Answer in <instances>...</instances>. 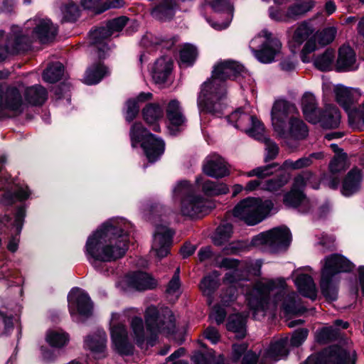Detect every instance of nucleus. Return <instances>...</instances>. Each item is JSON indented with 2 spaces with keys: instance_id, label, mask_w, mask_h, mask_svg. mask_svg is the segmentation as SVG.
<instances>
[{
  "instance_id": "obj_1",
  "label": "nucleus",
  "mask_w": 364,
  "mask_h": 364,
  "mask_svg": "<svg viewBox=\"0 0 364 364\" xmlns=\"http://www.w3.org/2000/svg\"><path fill=\"white\" fill-rule=\"evenodd\" d=\"M132 224L123 218H112L87 237L85 254L95 267L98 262H110L122 257L128 249Z\"/></svg>"
},
{
  "instance_id": "obj_2",
  "label": "nucleus",
  "mask_w": 364,
  "mask_h": 364,
  "mask_svg": "<svg viewBox=\"0 0 364 364\" xmlns=\"http://www.w3.org/2000/svg\"><path fill=\"white\" fill-rule=\"evenodd\" d=\"M246 299L255 318L259 314L264 316L267 309L280 308L287 315L299 311L298 296L287 289L283 278L257 282L247 293Z\"/></svg>"
},
{
  "instance_id": "obj_3",
  "label": "nucleus",
  "mask_w": 364,
  "mask_h": 364,
  "mask_svg": "<svg viewBox=\"0 0 364 364\" xmlns=\"http://www.w3.org/2000/svg\"><path fill=\"white\" fill-rule=\"evenodd\" d=\"M248 75L244 66L236 61L227 60L218 62L213 68L212 75L201 86L198 97V105L200 112H208L220 116L225 107L226 97L225 80L245 77Z\"/></svg>"
},
{
  "instance_id": "obj_4",
  "label": "nucleus",
  "mask_w": 364,
  "mask_h": 364,
  "mask_svg": "<svg viewBox=\"0 0 364 364\" xmlns=\"http://www.w3.org/2000/svg\"><path fill=\"white\" fill-rule=\"evenodd\" d=\"M146 329L143 321L134 317L131 321V328L136 343L142 346L146 341L148 346H153L159 333L172 334L175 331V318L171 311L167 308L159 313L155 306H149L145 314Z\"/></svg>"
},
{
  "instance_id": "obj_5",
  "label": "nucleus",
  "mask_w": 364,
  "mask_h": 364,
  "mask_svg": "<svg viewBox=\"0 0 364 364\" xmlns=\"http://www.w3.org/2000/svg\"><path fill=\"white\" fill-rule=\"evenodd\" d=\"M17 35L21 36V41L17 42L15 50H26L35 41L47 43L53 40L57 34V27L50 19L35 17L28 20L23 28L18 27Z\"/></svg>"
},
{
  "instance_id": "obj_6",
  "label": "nucleus",
  "mask_w": 364,
  "mask_h": 364,
  "mask_svg": "<svg viewBox=\"0 0 364 364\" xmlns=\"http://www.w3.org/2000/svg\"><path fill=\"white\" fill-rule=\"evenodd\" d=\"M173 197L180 198V213L191 218H197L206 215L211 208V203L195 194L194 187L188 181H178L173 188Z\"/></svg>"
},
{
  "instance_id": "obj_7",
  "label": "nucleus",
  "mask_w": 364,
  "mask_h": 364,
  "mask_svg": "<svg viewBox=\"0 0 364 364\" xmlns=\"http://www.w3.org/2000/svg\"><path fill=\"white\" fill-rule=\"evenodd\" d=\"M355 265L346 257L341 255H331L324 259L321 269V289L324 297L328 301L337 299L338 289L336 276L341 272L353 269Z\"/></svg>"
},
{
  "instance_id": "obj_8",
  "label": "nucleus",
  "mask_w": 364,
  "mask_h": 364,
  "mask_svg": "<svg viewBox=\"0 0 364 364\" xmlns=\"http://www.w3.org/2000/svg\"><path fill=\"white\" fill-rule=\"evenodd\" d=\"M274 204L269 200L259 198H247L241 200L233 209V215L249 225L262 222L273 209Z\"/></svg>"
},
{
  "instance_id": "obj_9",
  "label": "nucleus",
  "mask_w": 364,
  "mask_h": 364,
  "mask_svg": "<svg viewBox=\"0 0 364 364\" xmlns=\"http://www.w3.org/2000/svg\"><path fill=\"white\" fill-rule=\"evenodd\" d=\"M337 102L346 111L348 120L353 129H358L362 123L364 125V103L362 107H356L362 94L358 89L337 85L334 89Z\"/></svg>"
},
{
  "instance_id": "obj_10",
  "label": "nucleus",
  "mask_w": 364,
  "mask_h": 364,
  "mask_svg": "<svg viewBox=\"0 0 364 364\" xmlns=\"http://www.w3.org/2000/svg\"><path fill=\"white\" fill-rule=\"evenodd\" d=\"M130 137L133 147L141 143V146L150 163L156 161L164 152V141L149 133L141 123H135L132 125Z\"/></svg>"
},
{
  "instance_id": "obj_11",
  "label": "nucleus",
  "mask_w": 364,
  "mask_h": 364,
  "mask_svg": "<svg viewBox=\"0 0 364 364\" xmlns=\"http://www.w3.org/2000/svg\"><path fill=\"white\" fill-rule=\"evenodd\" d=\"M218 266L230 269V272L225 274V282L230 285L221 294V303L223 305H228L236 299L235 284L238 281L247 279L249 269L246 262L231 258L223 259Z\"/></svg>"
},
{
  "instance_id": "obj_12",
  "label": "nucleus",
  "mask_w": 364,
  "mask_h": 364,
  "mask_svg": "<svg viewBox=\"0 0 364 364\" xmlns=\"http://www.w3.org/2000/svg\"><path fill=\"white\" fill-rule=\"evenodd\" d=\"M255 58L262 63H270L280 53L282 43L267 30L262 31L250 42Z\"/></svg>"
},
{
  "instance_id": "obj_13",
  "label": "nucleus",
  "mask_w": 364,
  "mask_h": 364,
  "mask_svg": "<svg viewBox=\"0 0 364 364\" xmlns=\"http://www.w3.org/2000/svg\"><path fill=\"white\" fill-rule=\"evenodd\" d=\"M304 43L301 60L304 63H306L309 61L307 55L317 48L314 28L308 21H303L298 24L289 41V46L294 53L298 51Z\"/></svg>"
},
{
  "instance_id": "obj_14",
  "label": "nucleus",
  "mask_w": 364,
  "mask_h": 364,
  "mask_svg": "<svg viewBox=\"0 0 364 364\" xmlns=\"http://www.w3.org/2000/svg\"><path fill=\"white\" fill-rule=\"evenodd\" d=\"M228 120L232 125L247 134L255 139L263 138L264 126L262 122L250 112V108L245 106L232 112Z\"/></svg>"
},
{
  "instance_id": "obj_15",
  "label": "nucleus",
  "mask_w": 364,
  "mask_h": 364,
  "mask_svg": "<svg viewBox=\"0 0 364 364\" xmlns=\"http://www.w3.org/2000/svg\"><path fill=\"white\" fill-rule=\"evenodd\" d=\"M129 19L121 16L109 21L106 26L95 29L90 33V41L93 50H97L98 57L104 58L109 50L106 41L114 33L119 32L127 25Z\"/></svg>"
},
{
  "instance_id": "obj_16",
  "label": "nucleus",
  "mask_w": 364,
  "mask_h": 364,
  "mask_svg": "<svg viewBox=\"0 0 364 364\" xmlns=\"http://www.w3.org/2000/svg\"><path fill=\"white\" fill-rule=\"evenodd\" d=\"M309 172L302 173L294 179L289 192L284 196V204L289 208H298L299 211L307 212L311 207L309 200L304 193V188L312 178Z\"/></svg>"
},
{
  "instance_id": "obj_17",
  "label": "nucleus",
  "mask_w": 364,
  "mask_h": 364,
  "mask_svg": "<svg viewBox=\"0 0 364 364\" xmlns=\"http://www.w3.org/2000/svg\"><path fill=\"white\" fill-rule=\"evenodd\" d=\"M291 239L289 230L280 226L258 234L252 238L251 243L255 247L264 246L272 251H279L289 245Z\"/></svg>"
},
{
  "instance_id": "obj_18",
  "label": "nucleus",
  "mask_w": 364,
  "mask_h": 364,
  "mask_svg": "<svg viewBox=\"0 0 364 364\" xmlns=\"http://www.w3.org/2000/svg\"><path fill=\"white\" fill-rule=\"evenodd\" d=\"M70 314L73 318L80 321L90 316L93 305L88 294L81 289L73 288L68 295Z\"/></svg>"
},
{
  "instance_id": "obj_19",
  "label": "nucleus",
  "mask_w": 364,
  "mask_h": 364,
  "mask_svg": "<svg viewBox=\"0 0 364 364\" xmlns=\"http://www.w3.org/2000/svg\"><path fill=\"white\" fill-rule=\"evenodd\" d=\"M121 314L112 313L109 321V329L113 348L119 353L128 355L132 352V345L129 340L127 329L121 322Z\"/></svg>"
},
{
  "instance_id": "obj_20",
  "label": "nucleus",
  "mask_w": 364,
  "mask_h": 364,
  "mask_svg": "<svg viewBox=\"0 0 364 364\" xmlns=\"http://www.w3.org/2000/svg\"><path fill=\"white\" fill-rule=\"evenodd\" d=\"M215 13L213 20L208 19L210 25L215 30L227 28L233 17L234 8L229 0H205Z\"/></svg>"
},
{
  "instance_id": "obj_21",
  "label": "nucleus",
  "mask_w": 364,
  "mask_h": 364,
  "mask_svg": "<svg viewBox=\"0 0 364 364\" xmlns=\"http://www.w3.org/2000/svg\"><path fill=\"white\" fill-rule=\"evenodd\" d=\"M315 4L313 0H304L289 6L286 11L281 9V6H272L269 9V15L271 19L279 22H289L304 15L311 11Z\"/></svg>"
},
{
  "instance_id": "obj_22",
  "label": "nucleus",
  "mask_w": 364,
  "mask_h": 364,
  "mask_svg": "<svg viewBox=\"0 0 364 364\" xmlns=\"http://www.w3.org/2000/svg\"><path fill=\"white\" fill-rule=\"evenodd\" d=\"M296 110L294 105L282 100H277L272 109V123L274 131L280 136H284V122L287 117Z\"/></svg>"
},
{
  "instance_id": "obj_23",
  "label": "nucleus",
  "mask_w": 364,
  "mask_h": 364,
  "mask_svg": "<svg viewBox=\"0 0 364 364\" xmlns=\"http://www.w3.org/2000/svg\"><path fill=\"white\" fill-rule=\"evenodd\" d=\"M156 281L149 274L137 272L127 275L119 284L122 289L146 290L155 287Z\"/></svg>"
},
{
  "instance_id": "obj_24",
  "label": "nucleus",
  "mask_w": 364,
  "mask_h": 364,
  "mask_svg": "<svg viewBox=\"0 0 364 364\" xmlns=\"http://www.w3.org/2000/svg\"><path fill=\"white\" fill-rule=\"evenodd\" d=\"M172 235V231L167 226H156L151 246V251L156 257L163 258L168 254Z\"/></svg>"
},
{
  "instance_id": "obj_25",
  "label": "nucleus",
  "mask_w": 364,
  "mask_h": 364,
  "mask_svg": "<svg viewBox=\"0 0 364 364\" xmlns=\"http://www.w3.org/2000/svg\"><path fill=\"white\" fill-rule=\"evenodd\" d=\"M203 171L205 175L215 178H221L230 174L228 164L218 155L208 156L203 163Z\"/></svg>"
},
{
  "instance_id": "obj_26",
  "label": "nucleus",
  "mask_w": 364,
  "mask_h": 364,
  "mask_svg": "<svg viewBox=\"0 0 364 364\" xmlns=\"http://www.w3.org/2000/svg\"><path fill=\"white\" fill-rule=\"evenodd\" d=\"M166 116L169 121L168 128L170 133L172 135L177 134L186 123V119L177 100H171L168 102L166 107Z\"/></svg>"
},
{
  "instance_id": "obj_27",
  "label": "nucleus",
  "mask_w": 364,
  "mask_h": 364,
  "mask_svg": "<svg viewBox=\"0 0 364 364\" xmlns=\"http://www.w3.org/2000/svg\"><path fill=\"white\" fill-rule=\"evenodd\" d=\"M359 67L355 53L349 46L343 45L338 50V56L336 68L340 72L356 70Z\"/></svg>"
},
{
  "instance_id": "obj_28",
  "label": "nucleus",
  "mask_w": 364,
  "mask_h": 364,
  "mask_svg": "<svg viewBox=\"0 0 364 364\" xmlns=\"http://www.w3.org/2000/svg\"><path fill=\"white\" fill-rule=\"evenodd\" d=\"M107 335L104 330L97 329L88 335L84 340V346L95 355L100 357L104 355L107 347Z\"/></svg>"
},
{
  "instance_id": "obj_29",
  "label": "nucleus",
  "mask_w": 364,
  "mask_h": 364,
  "mask_svg": "<svg viewBox=\"0 0 364 364\" xmlns=\"http://www.w3.org/2000/svg\"><path fill=\"white\" fill-rule=\"evenodd\" d=\"M287 343V338H280L272 342L263 354L261 364H267L270 360L277 361L286 357L288 354Z\"/></svg>"
},
{
  "instance_id": "obj_30",
  "label": "nucleus",
  "mask_w": 364,
  "mask_h": 364,
  "mask_svg": "<svg viewBox=\"0 0 364 364\" xmlns=\"http://www.w3.org/2000/svg\"><path fill=\"white\" fill-rule=\"evenodd\" d=\"M172 69L170 58L161 57L156 60L151 68V76L156 84L164 83Z\"/></svg>"
},
{
  "instance_id": "obj_31",
  "label": "nucleus",
  "mask_w": 364,
  "mask_h": 364,
  "mask_svg": "<svg viewBox=\"0 0 364 364\" xmlns=\"http://www.w3.org/2000/svg\"><path fill=\"white\" fill-rule=\"evenodd\" d=\"M302 111L305 118L311 123L316 124L321 120V112L317 108L316 98L311 93H306L301 101Z\"/></svg>"
},
{
  "instance_id": "obj_32",
  "label": "nucleus",
  "mask_w": 364,
  "mask_h": 364,
  "mask_svg": "<svg viewBox=\"0 0 364 364\" xmlns=\"http://www.w3.org/2000/svg\"><path fill=\"white\" fill-rule=\"evenodd\" d=\"M362 175L358 168H353L343 180L341 192L346 197L351 196L358 191L360 187Z\"/></svg>"
},
{
  "instance_id": "obj_33",
  "label": "nucleus",
  "mask_w": 364,
  "mask_h": 364,
  "mask_svg": "<svg viewBox=\"0 0 364 364\" xmlns=\"http://www.w3.org/2000/svg\"><path fill=\"white\" fill-rule=\"evenodd\" d=\"M362 175L358 168H353L343 180L341 192L346 197L351 196L358 191L360 187Z\"/></svg>"
},
{
  "instance_id": "obj_34",
  "label": "nucleus",
  "mask_w": 364,
  "mask_h": 364,
  "mask_svg": "<svg viewBox=\"0 0 364 364\" xmlns=\"http://www.w3.org/2000/svg\"><path fill=\"white\" fill-rule=\"evenodd\" d=\"M24 104L20 92L16 88H11L6 91L5 102H2L0 98V110L8 109L15 112H21L23 109Z\"/></svg>"
},
{
  "instance_id": "obj_35",
  "label": "nucleus",
  "mask_w": 364,
  "mask_h": 364,
  "mask_svg": "<svg viewBox=\"0 0 364 364\" xmlns=\"http://www.w3.org/2000/svg\"><path fill=\"white\" fill-rule=\"evenodd\" d=\"M299 291L303 296L314 300L317 296V289L313 279L305 274H299L294 280Z\"/></svg>"
},
{
  "instance_id": "obj_36",
  "label": "nucleus",
  "mask_w": 364,
  "mask_h": 364,
  "mask_svg": "<svg viewBox=\"0 0 364 364\" xmlns=\"http://www.w3.org/2000/svg\"><path fill=\"white\" fill-rule=\"evenodd\" d=\"M196 183L201 186L203 192L207 196H218L226 194L229 191L228 186L223 183H215L210 180L203 182L202 176L196 178Z\"/></svg>"
},
{
  "instance_id": "obj_37",
  "label": "nucleus",
  "mask_w": 364,
  "mask_h": 364,
  "mask_svg": "<svg viewBox=\"0 0 364 364\" xmlns=\"http://www.w3.org/2000/svg\"><path fill=\"white\" fill-rule=\"evenodd\" d=\"M108 73V69L103 64L100 63L94 64L86 70L84 82L89 85L97 84Z\"/></svg>"
},
{
  "instance_id": "obj_38",
  "label": "nucleus",
  "mask_w": 364,
  "mask_h": 364,
  "mask_svg": "<svg viewBox=\"0 0 364 364\" xmlns=\"http://www.w3.org/2000/svg\"><path fill=\"white\" fill-rule=\"evenodd\" d=\"M290 179V175L284 173L275 178L264 180L262 184V191L279 195L282 192L283 187L287 184Z\"/></svg>"
},
{
  "instance_id": "obj_39",
  "label": "nucleus",
  "mask_w": 364,
  "mask_h": 364,
  "mask_svg": "<svg viewBox=\"0 0 364 364\" xmlns=\"http://www.w3.org/2000/svg\"><path fill=\"white\" fill-rule=\"evenodd\" d=\"M340 122L341 114L338 109L335 106L328 105L321 114V120L318 122L324 128L333 129L338 127Z\"/></svg>"
},
{
  "instance_id": "obj_40",
  "label": "nucleus",
  "mask_w": 364,
  "mask_h": 364,
  "mask_svg": "<svg viewBox=\"0 0 364 364\" xmlns=\"http://www.w3.org/2000/svg\"><path fill=\"white\" fill-rule=\"evenodd\" d=\"M174 8L173 0H163L159 5L153 8L151 15L158 20L167 21L173 16Z\"/></svg>"
},
{
  "instance_id": "obj_41",
  "label": "nucleus",
  "mask_w": 364,
  "mask_h": 364,
  "mask_svg": "<svg viewBox=\"0 0 364 364\" xmlns=\"http://www.w3.org/2000/svg\"><path fill=\"white\" fill-rule=\"evenodd\" d=\"M151 96L152 95L150 92H141L136 97V98L127 100L125 111L126 120L127 122L132 121L139 113V103L151 99Z\"/></svg>"
},
{
  "instance_id": "obj_42",
  "label": "nucleus",
  "mask_w": 364,
  "mask_h": 364,
  "mask_svg": "<svg viewBox=\"0 0 364 364\" xmlns=\"http://www.w3.org/2000/svg\"><path fill=\"white\" fill-rule=\"evenodd\" d=\"M144 120L149 124H153L152 129L155 132L160 131V127L156 122L163 117L162 108L156 104H150L143 109Z\"/></svg>"
},
{
  "instance_id": "obj_43",
  "label": "nucleus",
  "mask_w": 364,
  "mask_h": 364,
  "mask_svg": "<svg viewBox=\"0 0 364 364\" xmlns=\"http://www.w3.org/2000/svg\"><path fill=\"white\" fill-rule=\"evenodd\" d=\"M26 215L25 208L23 207H20L15 215V219L13 224L14 228H15L16 235L14 236L9 242L8 249L11 252H16L18 249V242H19V234L21 231L23 219Z\"/></svg>"
},
{
  "instance_id": "obj_44",
  "label": "nucleus",
  "mask_w": 364,
  "mask_h": 364,
  "mask_svg": "<svg viewBox=\"0 0 364 364\" xmlns=\"http://www.w3.org/2000/svg\"><path fill=\"white\" fill-rule=\"evenodd\" d=\"M25 98L30 105H41L47 100V92L41 85L31 86L26 90Z\"/></svg>"
},
{
  "instance_id": "obj_45",
  "label": "nucleus",
  "mask_w": 364,
  "mask_h": 364,
  "mask_svg": "<svg viewBox=\"0 0 364 364\" xmlns=\"http://www.w3.org/2000/svg\"><path fill=\"white\" fill-rule=\"evenodd\" d=\"M46 341L50 346L60 348L68 343L69 336L61 329H50L46 333Z\"/></svg>"
},
{
  "instance_id": "obj_46",
  "label": "nucleus",
  "mask_w": 364,
  "mask_h": 364,
  "mask_svg": "<svg viewBox=\"0 0 364 364\" xmlns=\"http://www.w3.org/2000/svg\"><path fill=\"white\" fill-rule=\"evenodd\" d=\"M227 329L236 334L237 338H243L245 336V317L240 314H232L228 317L226 324Z\"/></svg>"
},
{
  "instance_id": "obj_47",
  "label": "nucleus",
  "mask_w": 364,
  "mask_h": 364,
  "mask_svg": "<svg viewBox=\"0 0 364 364\" xmlns=\"http://www.w3.org/2000/svg\"><path fill=\"white\" fill-rule=\"evenodd\" d=\"M288 134L291 138L303 139L307 136L309 129L306 124L301 119L292 117L289 122Z\"/></svg>"
},
{
  "instance_id": "obj_48",
  "label": "nucleus",
  "mask_w": 364,
  "mask_h": 364,
  "mask_svg": "<svg viewBox=\"0 0 364 364\" xmlns=\"http://www.w3.org/2000/svg\"><path fill=\"white\" fill-rule=\"evenodd\" d=\"M31 193V192L27 186H21L17 188L14 194L11 192L5 193L1 198V201L4 205H11L16 200L28 199Z\"/></svg>"
},
{
  "instance_id": "obj_49",
  "label": "nucleus",
  "mask_w": 364,
  "mask_h": 364,
  "mask_svg": "<svg viewBox=\"0 0 364 364\" xmlns=\"http://www.w3.org/2000/svg\"><path fill=\"white\" fill-rule=\"evenodd\" d=\"M18 26H13L11 30V36L8 41L6 47L0 46V62L6 58L8 54H16L22 50H15L17 42L21 41V36L17 35Z\"/></svg>"
},
{
  "instance_id": "obj_50",
  "label": "nucleus",
  "mask_w": 364,
  "mask_h": 364,
  "mask_svg": "<svg viewBox=\"0 0 364 364\" xmlns=\"http://www.w3.org/2000/svg\"><path fill=\"white\" fill-rule=\"evenodd\" d=\"M322 157L321 153H314L309 156L301 158L295 161L291 160H286L282 166V169H299L310 166L312 164L313 159H320Z\"/></svg>"
},
{
  "instance_id": "obj_51",
  "label": "nucleus",
  "mask_w": 364,
  "mask_h": 364,
  "mask_svg": "<svg viewBox=\"0 0 364 364\" xmlns=\"http://www.w3.org/2000/svg\"><path fill=\"white\" fill-rule=\"evenodd\" d=\"M232 233V225L227 223H223L216 229L213 236V242L215 245H223L231 238Z\"/></svg>"
},
{
  "instance_id": "obj_52",
  "label": "nucleus",
  "mask_w": 364,
  "mask_h": 364,
  "mask_svg": "<svg viewBox=\"0 0 364 364\" xmlns=\"http://www.w3.org/2000/svg\"><path fill=\"white\" fill-rule=\"evenodd\" d=\"M219 276L220 274L216 271H214L202 279L200 284V289L203 294L208 296L212 295L218 287Z\"/></svg>"
},
{
  "instance_id": "obj_53",
  "label": "nucleus",
  "mask_w": 364,
  "mask_h": 364,
  "mask_svg": "<svg viewBox=\"0 0 364 364\" xmlns=\"http://www.w3.org/2000/svg\"><path fill=\"white\" fill-rule=\"evenodd\" d=\"M64 75V67L61 63L51 64L43 74V80L50 83H54L60 80Z\"/></svg>"
},
{
  "instance_id": "obj_54",
  "label": "nucleus",
  "mask_w": 364,
  "mask_h": 364,
  "mask_svg": "<svg viewBox=\"0 0 364 364\" xmlns=\"http://www.w3.org/2000/svg\"><path fill=\"white\" fill-rule=\"evenodd\" d=\"M335 58L333 50L327 49L323 54L318 55L314 60V65L320 70H330Z\"/></svg>"
},
{
  "instance_id": "obj_55",
  "label": "nucleus",
  "mask_w": 364,
  "mask_h": 364,
  "mask_svg": "<svg viewBox=\"0 0 364 364\" xmlns=\"http://www.w3.org/2000/svg\"><path fill=\"white\" fill-rule=\"evenodd\" d=\"M180 277L173 275L167 284L166 294L170 301H176L181 294Z\"/></svg>"
},
{
  "instance_id": "obj_56",
  "label": "nucleus",
  "mask_w": 364,
  "mask_h": 364,
  "mask_svg": "<svg viewBox=\"0 0 364 364\" xmlns=\"http://www.w3.org/2000/svg\"><path fill=\"white\" fill-rule=\"evenodd\" d=\"M198 55L196 48L191 44H186L180 53L181 61L186 65H191L194 63Z\"/></svg>"
},
{
  "instance_id": "obj_57",
  "label": "nucleus",
  "mask_w": 364,
  "mask_h": 364,
  "mask_svg": "<svg viewBox=\"0 0 364 364\" xmlns=\"http://www.w3.org/2000/svg\"><path fill=\"white\" fill-rule=\"evenodd\" d=\"M338 335L337 328L332 326L324 327L316 333V340L318 343H326L336 338Z\"/></svg>"
},
{
  "instance_id": "obj_58",
  "label": "nucleus",
  "mask_w": 364,
  "mask_h": 364,
  "mask_svg": "<svg viewBox=\"0 0 364 364\" xmlns=\"http://www.w3.org/2000/svg\"><path fill=\"white\" fill-rule=\"evenodd\" d=\"M61 11L66 21H74L79 16L78 6L71 0L67 1L61 6Z\"/></svg>"
},
{
  "instance_id": "obj_59",
  "label": "nucleus",
  "mask_w": 364,
  "mask_h": 364,
  "mask_svg": "<svg viewBox=\"0 0 364 364\" xmlns=\"http://www.w3.org/2000/svg\"><path fill=\"white\" fill-rule=\"evenodd\" d=\"M346 167L347 156L346 154H337L329 164V169L332 173L341 172Z\"/></svg>"
},
{
  "instance_id": "obj_60",
  "label": "nucleus",
  "mask_w": 364,
  "mask_h": 364,
  "mask_svg": "<svg viewBox=\"0 0 364 364\" xmlns=\"http://www.w3.org/2000/svg\"><path fill=\"white\" fill-rule=\"evenodd\" d=\"M275 164L267 165L257 167L248 172L244 173L247 177H257V179L262 180L264 178L267 177L273 174L272 168Z\"/></svg>"
},
{
  "instance_id": "obj_61",
  "label": "nucleus",
  "mask_w": 364,
  "mask_h": 364,
  "mask_svg": "<svg viewBox=\"0 0 364 364\" xmlns=\"http://www.w3.org/2000/svg\"><path fill=\"white\" fill-rule=\"evenodd\" d=\"M336 33L337 30L335 27L325 28L319 33H316V42L318 41V43L321 46L327 45L334 40Z\"/></svg>"
},
{
  "instance_id": "obj_62",
  "label": "nucleus",
  "mask_w": 364,
  "mask_h": 364,
  "mask_svg": "<svg viewBox=\"0 0 364 364\" xmlns=\"http://www.w3.org/2000/svg\"><path fill=\"white\" fill-rule=\"evenodd\" d=\"M259 140L263 141L265 144V161L274 159L277 156L279 152V148L277 145L274 142L271 141L269 139L265 137L264 131L263 132V138Z\"/></svg>"
},
{
  "instance_id": "obj_63",
  "label": "nucleus",
  "mask_w": 364,
  "mask_h": 364,
  "mask_svg": "<svg viewBox=\"0 0 364 364\" xmlns=\"http://www.w3.org/2000/svg\"><path fill=\"white\" fill-rule=\"evenodd\" d=\"M309 334V331L306 328H300L294 332L291 338V344L293 346H299L306 339Z\"/></svg>"
},
{
  "instance_id": "obj_64",
  "label": "nucleus",
  "mask_w": 364,
  "mask_h": 364,
  "mask_svg": "<svg viewBox=\"0 0 364 364\" xmlns=\"http://www.w3.org/2000/svg\"><path fill=\"white\" fill-rule=\"evenodd\" d=\"M247 345L245 343L235 344L232 346L231 360L233 363H237L242 355L246 352Z\"/></svg>"
}]
</instances>
